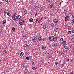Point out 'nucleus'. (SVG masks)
Instances as JSON below:
<instances>
[{"mask_svg": "<svg viewBox=\"0 0 74 74\" xmlns=\"http://www.w3.org/2000/svg\"><path fill=\"white\" fill-rule=\"evenodd\" d=\"M16 15V13H14L12 16V18L13 19V20H16L17 19V16Z\"/></svg>", "mask_w": 74, "mask_h": 74, "instance_id": "obj_1", "label": "nucleus"}, {"mask_svg": "<svg viewBox=\"0 0 74 74\" xmlns=\"http://www.w3.org/2000/svg\"><path fill=\"white\" fill-rule=\"evenodd\" d=\"M19 23L21 25H22V24L24 23V20L21 19L19 21Z\"/></svg>", "mask_w": 74, "mask_h": 74, "instance_id": "obj_2", "label": "nucleus"}, {"mask_svg": "<svg viewBox=\"0 0 74 74\" xmlns=\"http://www.w3.org/2000/svg\"><path fill=\"white\" fill-rule=\"evenodd\" d=\"M36 41H37V38H36V37H33L32 39V41L34 42H36Z\"/></svg>", "mask_w": 74, "mask_h": 74, "instance_id": "obj_3", "label": "nucleus"}, {"mask_svg": "<svg viewBox=\"0 0 74 74\" xmlns=\"http://www.w3.org/2000/svg\"><path fill=\"white\" fill-rule=\"evenodd\" d=\"M57 40V37H56V35H54L53 36V40L54 41H56V40Z\"/></svg>", "mask_w": 74, "mask_h": 74, "instance_id": "obj_4", "label": "nucleus"}, {"mask_svg": "<svg viewBox=\"0 0 74 74\" xmlns=\"http://www.w3.org/2000/svg\"><path fill=\"white\" fill-rule=\"evenodd\" d=\"M53 36H51L49 37V40L50 41H52L53 40Z\"/></svg>", "mask_w": 74, "mask_h": 74, "instance_id": "obj_5", "label": "nucleus"}, {"mask_svg": "<svg viewBox=\"0 0 74 74\" xmlns=\"http://www.w3.org/2000/svg\"><path fill=\"white\" fill-rule=\"evenodd\" d=\"M53 22H54V23H57V22H58V20L56 18H55L53 20Z\"/></svg>", "mask_w": 74, "mask_h": 74, "instance_id": "obj_6", "label": "nucleus"}, {"mask_svg": "<svg viewBox=\"0 0 74 74\" xmlns=\"http://www.w3.org/2000/svg\"><path fill=\"white\" fill-rule=\"evenodd\" d=\"M69 16H66L65 18V21H68V19H69Z\"/></svg>", "mask_w": 74, "mask_h": 74, "instance_id": "obj_7", "label": "nucleus"}, {"mask_svg": "<svg viewBox=\"0 0 74 74\" xmlns=\"http://www.w3.org/2000/svg\"><path fill=\"white\" fill-rule=\"evenodd\" d=\"M17 19H21V16L19 15H17Z\"/></svg>", "mask_w": 74, "mask_h": 74, "instance_id": "obj_8", "label": "nucleus"}, {"mask_svg": "<svg viewBox=\"0 0 74 74\" xmlns=\"http://www.w3.org/2000/svg\"><path fill=\"white\" fill-rule=\"evenodd\" d=\"M7 11H8V9H6L4 10L3 12H4V13H7Z\"/></svg>", "mask_w": 74, "mask_h": 74, "instance_id": "obj_9", "label": "nucleus"}, {"mask_svg": "<svg viewBox=\"0 0 74 74\" xmlns=\"http://www.w3.org/2000/svg\"><path fill=\"white\" fill-rule=\"evenodd\" d=\"M38 40L40 41H42V38L39 37L38 38Z\"/></svg>", "mask_w": 74, "mask_h": 74, "instance_id": "obj_10", "label": "nucleus"}, {"mask_svg": "<svg viewBox=\"0 0 74 74\" xmlns=\"http://www.w3.org/2000/svg\"><path fill=\"white\" fill-rule=\"evenodd\" d=\"M23 55H24L23 53L22 52L20 53V56H21V57H22V56H23Z\"/></svg>", "mask_w": 74, "mask_h": 74, "instance_id": "obj_11", "label": "nucleus"}, {"mask_svg": "<svg viewBox=\"0 0 74 74\" xmlns=\"http://www.w3.org/2000/svg\"><path fill=\"white\" fill-rule=\"evenodd\" d=\"M30 22H33V18H30L29 19Z\"/></svg>", "mask_w": 74, "mask_h": 74, "instance_id": "obj_12", "label": "nucleus"}, {"mask_svg": "<svg viewBox=\"0 0 74 74\" xmlns=\"http://www.w3.org/2000/svg\"><path fill=\"white\" fill-rule=\"evenodd\" d=\"M54 30L55 32H58V28L56 27V28H55L54 29Z\"/></svg>", "mask_w": 74, "mask_h": 74, "instance_id": "obj_13", "label": "nucleus"}, {"mask_svg": "<svg viewBox=\"0 0 74 74\" xmlns=\"http://www.w3.org/2000/svg\"><path fill=\"white\" fill-rule=\"evenodd\" d=\"M21 67H23V68H24V67H25V64H23V63L21 64Z\"/></svg>", "mask_w": 74, "mask_h": 74, "instance_id": "obj_14", "label": "nucleus"}, {"mask_svg": "<svg viewBox=\"0 0 74 74\" xmlns=\"http://www.w3.org/2000/svg\"><path fill=\"white\" fill-rule=\"evenodd\" d=\"M66 44H67V42L65 41H64L62 42V44H63V45H66Z\"/></svg>", "mask_w": 74, "mask_h": 74, "instance_id": "obj_15", "label": "nucleus"}, {"mask_svg": "<svg viewBox=\"0 0 74 74\" xmlns=\"http://www.w3.org/2000/svg\"><path fill=\"white\" fill-rule=\"evenodd\" d=\"M24 14L26 15L27 14V11L26 10H25L24 11Z\"/></svg>", "mask_w": 74, "mask_h": 74, "instance_id": "obj_16", "label": "nucleus"}, {"mask_svg": "<svg viewBox=\"0 0 74 74\" xmlns=\"http://www.w3.org/2000/svg\"><path fill=\"white\" fill-rule=\"evenodd\" d=\"M54 46L55 47H56L58 46V43H55L54 44Z\"/></svg>", "mask_w": 74, "mask_h": 74, "instance_id": "obj_17", "label": "nucleus"}, {"mask_svg": "<svg viewBox=\"0 0 74 74\" xmlns=\"http://www.w3.org/2000/svg\"><path fill=\"white\" fill-rule=\"evenodd\" d=\"M6 23V20H4L3 21V24H5Z\"/></svg>", "mask_w": 74, "mask_h": 74, "instance_id": "obj_18", "label": "nucleus"}, {"mask_svg": "<svg viewBox=\"0 0 74 74\" xmlns=\"http://www.w3.org/2000/svg\"><path fill=\"white\" fill-rule=\"evenodd\" d=\"M64 48H65V49H68V47H67V46L65 45L64 46Z\"/></svg>", "mask_w": 74, "mask_h": 74, "instance_id": "obj_19", "label": "nucleus"}, {"mask_svg": "<svg viewBox=\"0 0 74 74\" xmlns=\"http://www.w3.org/2000/svg\"><path fill=\"white\" fill-rule=\"evenodd\" d=\"M5 1H6V2H7V3H10V0H5Z\"/></svg>", "mask_w": 74, "mask_h": 74, "instance_id": "obj_20", "label": "nucleus"}, {"mask_svg": "<svg viewBox=\"0 0 74 74\" xmlns=\"http://www.w3.org/2000/svg\"><path fill=\"white\" fill-rule=\"evenodd\" d=\"M46 25L45 24V25H44L43 26V27H42L43 29H45V28H46Z\"/></svg>", "mask_w": 74, "mask_h": 74, "instance_id": "obj_21", "label": "nucleus"}, {"mask_svg": "<svg viewBox=\"0 0 74 74\" xmlns=\"http://www.w3.org/2000/svg\"><path fill=\"white\" fill-rule=\"evenodd\" d=\"M28 46H29V45H26L25 46H24V48L26 47V48H27L28 47Z\"/></svg>", "mask_w": 74, "mask_h": 74, "instance_id": "obj_22", "label": "nucleus"}, {"mask_svg": "<svg viewBox=\"0 0 74 74\" xmlns=\"http://www.w3.org/2000/svg\"><path fill=\"white\" fill-rule=\"evenodd\" d=\"M72 42H74V38H73L71 39Z\"/></svg>", "mask_w": 74, "mask_h": 74, "instance_id": "obj_23", "label": "nucleus"}, {"mask_svg": "<svg viewBox=\"0 0 74 74\" xmlns=\"http://www.w3.org/2000/svg\"><path fill=\"white\" fill-rule=\"evenodd\" d=\"M66 62H69V59L68 58H66Z\"/></svg>", "mask_w": 74, "mask_h": 74, "instance_id": "obj_24", "label": "nucleus"}, {"mask_svg": "<svg viewBox=\"0 0 74 74\" xmlns=\"http://www.w3.org/2000/svg\"><path fill=\"white\" fill-rule=\"evenodd\" d=\"M40 10L41 11H42L43 10H44V8L43 7H41L40 8Z\"/></svg>", "mask_w": 74, "mask_h": 74, "instance_id": "obj_25", "label": "nucleus"}, {"mask_svg": "<svg viewBox=\"0 0 74 74\" xmlns=\"http://www.w3.org/2000/svg\"><path fill=\"white\" fill-rule=\"evenodd\" d=\"M7 14L8 16H10V12H8L7 13Z\"/></svg>", "mask_w": 74, "mask_h": 74, "instance_id": "obj_26", "label": "nucleus"}, {"mask_svg": "<svg viewBox=\"0 0 74 74\" xmlns=\"http://www.w3.org/2000/svg\"><path fill=\"white\" fill-rule=\"evenodd\" d=\"M42 41H46V38H44L42 39Z\"/></svg>", "mask_w": 74, "mask_h": 74, "instance_id": "obj_27", "label": "nucleus"}, {"mask_svg": "<svg viewBox=\"0 0 74 74\" xmlns=\"http://www.w3.org/2000/svg\"><path fill=\"white\" fill-rule=\"evenodd\" d=\"M37 5L36 4H34V6L35 8H36V7H37Z\"/></svg>", "mask_w": 74, "mask_h": 74, "instance_id": "obj_28", "label": "nucleus"}, {"mask_svg": "<svg viewBox=\"0 0 74 74\" xmlns=\"http://www.w3.org/2000/svg\"><path fill=\"white\" fill-rule=\"evenodd\" d=\"M52 7H53V4H51L49 6V8H52Z\"/></svg>", "mask_w": 74, "mask_h": 74, "instance_id": "obj_29", "label": "nucleus"}, {"mask_svg": "<svg viewBox=\"0 0 74 74\" xmlns=\"http://www.w3.org/2000/svg\"><path fill=\"white\" fill-rule=\"evenodd\" d=\"M15 30V27H13L12 28V30L13 31H14V30Z\"/></svg>", "mask_w": 74, "mask_h": 74, "instance_id": "obj_30", "label": "nucleus"}, {"mask_svg": "<svg viewBox=\"0 0 74 74\" xmlns=\"http://www.w3.org/2000/svg\"><path fill=\"white\" fill-rule=\"evenodd\" d=\"M61 55H62V56H64V55H65L64 53L63 52H62L61 53Z\"/></svg>", "mask_w": 74, "mask_h": 74, "instance_id": "obj_31", "label": "nucleus"}, {"mask_svg": "<svg viewBox=\"0 0 74 74\" xmlns=\"http://www.w3.org/2000/svg\"><path fill=\"white\" fill-rule=\"evenodd\" d=\"M68 33L69 34H70L71 33V31H69L68 32Z\"/></svg>", "mask_w": 74, "mask_h": 74, "instance_id": "obj_32", "label": "nucleus"}, {"mask_svg": "<svg viewBox=\"0 0 74 74\" xmlns=\"http://www.w3.org/2000/svg\"><path fill=\"white\" fill-rule=\"evenodd\" d=\"M42 49H45V46H43L42 47Z\"/></svg>", "mask_w": 74, "mask_h": 74, "instance_id": "obj_33", "label": "nucleus"}, {"mask_svg": "<svg viewBox=\"0 0 74 74\" xmlns=\"http://www.w3.org/2000/svg\"><path fill=\"white\" fill-rule=\"evenodd\" d=\"M32 69L33 70H36V67H34L32 68Z\"/></svg>", "mask_w": 74, "mask_h": 74, "instance_id": "obj_34", "label": "nucleus"}, {"mask_svg": "<svg viewBox=\"0 0 74 74\" xmlns=\"http://www.w3.org/2000/svg\"><path fill=\"white\" fill-rule=\"evenodd\" d=\"M68 15V13H67V12H65V15H66V16H67Z\"/></svg>", "mask_w": 74, "mask_h": 74, "instance_id": "obj_35", "label": "nucleus"}, {"mask_svg": "<svg viewBox=\"0 0 74 74\" xmlns=\"http://www.w3.org/2000/svg\"><path fill=\"white\" fill-rule=\"evenodd\" d=\"M26 59H27V60H29V57H26Z\"/></svg>", "mask_w": 74, "mask_h": 74, "instance_id": "obj_36", "label": "nucleus"}, {"mask_svg": "<svg viewBox=\"0 0 74 74\" xmlns=\"http://www.w3.org/2000/svg\"><path fill=\"white\" fill-rule=\"evenodd\" d=\"M74 23V19H73L72 21V23Z\"/></svg>", "mask_w": 74, "mask_h": 74, "instance_id": "obj_37", "label": "nucleus"}, {"mask_svg": "<svg viewBox=\"0 0 74 74\" xmlns=\"http://www.w3.org/2000/svg\"><path fill=\"white\" fill-rule=\"evenodd\" d=\"M61 41H63V38H61L60 39Z\"/></svg>", "mask_w": 74, "mask_h": 74, "instance_id": "obj_38", "label": "nucleus"}, {"mask_svg": "<svg viewBox=\"0 0 74 74\" xmlns=\"http://www.w3.org/2000/svg\"><path fill=\"white\" fill-rule=\"evenodd\" d=\"M51 26H54V24H53V23H52L51 24Z\"/></svg>", "mask_w": 74, "mask_h": 74, "instance_id": "obj_39", "label": "nucleus"}, {"mask_svg": "<svg viewBox=\"0 0 74 74\" xmlns=\"http://www.w3.org/2000/svg\"><path fill=\"white\" fill-rule=\"evenodd\" d=\"M38 18H37L36 20V22H38Z\"/></svg>", "mask_w": 74, "mask_h": 74, "instance_id": "obj_40", "label": "nucleus"}, {"mask_svg": "<svg viewBox=\"0 0 74 74\" xmlns=\"http://www.w3.org/2000/svg\"><path fill=\"white\" fill-rule=\"evenodd\" d=\"M26 36H27V35L26 34H25L23 35V37H25Z\"/></svg>", "mask_w": 74, "mask_h": 74, "instance_id": "obj_41", "label": "nucleus"}, {"mask_svg": "<svg viewBox=\"0 0 74 74\" xmlns=\"http://www.w3.org/2000/svg\"><path fill=\"white\" fill-rule=\"evenodd\" d=\"M55 64H56V65H57V64H58V62H55Z\"/></svg>", "mask_w": 74, "mask_h": 74, "instance_id": "obj_42", "label": "nucleus"}, {"mask_svg": "<svg viewBox=\"0 0 74 74\" xmlns=\"http://www.w3.org/2000/svg\"><path fill=\"white\" fill-rule=\"evenodd\" d=\"M5 53H7V51L6 50H5L4 51Z\"/></svg>", "mask_w": 74, "mask_h": 74, "instance_id": "obj_43", "label": "nucleus"}, {"mask_svg": "<svg viewBox=\"0 0 74 74\" xmlns=\"http://www.w3.org/2000/svg\"><path fill=\"white\" fill-rule=\"evenodd\" d=\"M32 65H34V62H32Z\"/></svg>", "mask_w": 74, "mask_h": 74, "instance_id": "obj_44", "label": "nucleus"}, {"mask_svg": "<svg viewBox=\"0 0 74 74\" xmlns=\"http://www.w3.org/2000/svg\"><path fill=\"white\" fill-rule=\"evenodd\" d=\"M72 33H74V30H72Z\"/></svg>", "mask_w": 74, "mask_h": 74, "instance_id": "obj_45", "label": "nucleus"}, {"mask_svg": "<svg viewBox=\"0 0 74 74\" xmlns=\"http://www.w3.org/2000/svg\"><path fill=\"white\" fill-rule=\"evenodd\" d=\"M70 28H71L70 27H68V30H69V29H70Z\"/></svg>", "mask_w": 74, "mask_h": 74, "instance_id": "obj_46", "label": "nucleus"}, {"mask_svg": "<svg viewBox=\"0 0 74 74\" xmlns=\"http://www.w3.org/2000/svg\"><path fill=\"white\" fill-rule=\"evenodd\" d=\"M42 18H39V20H42Z\"/></svg>", "mask_w": 74, "mask_h": 74, "instance_id": "obj_47", "label": "nucleus"}, {"mask_svg": "<svg viewBox=\"0 0 74 74\" xmlns=\"http://www.w3.org/2000/svg\"><path fill=\"white\" fill-rule=\"evenodd\" d=\"M55 10H56V8H54L53 10V11H55Z\"/></svg>", "mask_w": 74, "mask_h": 74, "instance_id": "obj_48", "label": "nucleus"}, {"mask_svg": "<svg viewBox=\"0 0 74 74\" xmlns=\"http://www.w3.org/2000/svg\"><path fill=\"white\" fill-rule=\"evenodd\" d=\"M57 53H58V54H59L60 53V52L59 51H57Z\"/></svg>", "mask_w": 74, "mask_h": 74, "instance_id": "obj_49", "label": "nucleus"}, {"mask_svg": "<svg viewBox=\"0 0 74 74\" xmlns=\"http://www.w3.org/2000/svg\"><path fill=\"white\" fill-rule=\"evenodd\" d=\"M8 25H6V28H8Z\"/></svg>", "mask_w": 74, "mask_h": 74, "instance_id": "obj_50", "label": "nucleus"}, {"mask_svg": "<svg viewBox=\"0 0 74 74\" xmlns=\"http://www.w3.org/2000/svg\"><path fill=\"white\" fill-rule=\"evenodd\" d=\"M37 12H36V14H35V17H36V16L37 15Z\"/></svg>", "mask_w": 74, "mask_h": 74, "instance_id": "obj_51", "label": "nucleus"}, {"mask_svg": "<svg viewBox=\"0 0 74 74\" xmlns=\"http://www.w3.org/2000/svg\"><path fill=\"white\" fill-rule=\"evenodd\" d=\"M64 12L66 11V12H67V9H66L65 10H64Z\"/></svg>", "mask_w": 74, "mask_h": 74, "instance_id": "obj_52", "label": "nucleus"}, {"mask_svg": "<svg viewBox=\"0 0 74 74\" xmlns=\"http://www.w3.org/2000/svg\"><path fill=\"white\" fill-rule=\"evenodd\" d=\"M0 4H3V3L2 2H0Z\"/></svg>", "mask_w": 74, "mask_h": 74, "instance_id": "obj_53", "label": "nucleus"}, {"mask_svg": "<svg viewBox=\"0 0 74 74\" xmlns=\"http://www.w3.org/2000/svg\"><path fill=\"white\" fill-rule=\"evenodd\" d=\"M30 59H32V56H30Z\"/></svg>", "mask_w": 74, "mask_h": 74, "instance_id": "obj_54", "label": "nucleus"}, {"mask_svg": "<svg viewBox=\"0 0 74 74\" xmlns=\"http://www.w3.org/2000/svg\"><path fill=\"white\" fill-rule=\"evenodd\" d=\"M47 1L48 2H50L51 1L50 0H47Z\"/></svg>", "mask_w": 74, "mask_h": 74, "instance_id": "obj_55", "label": "nucleus"}, {"mask_svg": "<svg viewBox=\"0 0 74 74\" xmlns=\"http://www.w3.org/2000/svg\"><path fill=\"white\" fill-rule=\"evenodd\" d=\"M72 17H73V18H74V14L73 15H72Z\"/></svg>", "mask_w": 74, "mask_h": 74, "instance_id": "obj_56", "label": "nucleus"}, {"mask_svg": "<svg viewBox=\"0 0 74 74\" xmlns=\"http://www.w3.org/2000/svg\"><path fill=\"white\" fill-rule=\"evenodd\" d=\"M47 19V17H44V19Z\"/></svg>", "mask_w": 74, "mask_h": 74, "instance_id": "obj_57", "label": "nucleus"}, {"mask_svg": "<svg viewBox=\"0 0 74 74\" xmlns=\"http://www.w3.org/2000/svg\"><path fill=\"white\" fill-rule=\"evenodd\" d=\"M62 4V2H60L59 3V4L60 5V4Z\"/></svg>", "mask_w": 74, "mask_h": 74, "instance_id": "obj_58", "label": "nucleus"}, {"mask_svg": "<svg viewBox=\"0 0 74 74\" xmlns=\"http://www.w3.org/2000/svg\"><path fill=\"white\" fill-rule=\"evenodd\" d=\"M71 1L74 2V0H71Z\"/></svg>", "mask_w": 74, "mask_h": 74, "instance_id": "obj_59", "label": "nucleus"}, {"mask_svg": "<svg viewBox=\"0 0 74 74\" xmlns=\"http://www.w3.org/2000/svg\"><path fill=\"white\" fill-rule=\"evenodd\" d=\"M72 47H73V46H72V45L70 46V48H72Z\"/></svg>", "mask_w": 74, "mask_h": 74, "instance_id": "obj_60", "label": "nucleus"}, {"mask_svg": "<svg viewBox=\"0 0 74 74\" xmlns=\"http://www.w3.org/2000/svg\"><path fill=\"white\" fill-rule=\"evenodd\" d=\"M73 53H74V50L73 51Z\"/></svg>", "mask_w": 74, "mask_h": 74, "instance_id": "obj_61", "label": "nucleus"}, {"mask_svg": "<svg viewBox=\"0 0 74 74\" xmlns=\"http://www.w3.org/2000/svg\"><path fill=\"white\" fill-rule=\"evenodd\" d=\"M27 71H25L26 73H27Z\"/></svg>", "mask_w": 74, "mask_h": 74, "instance_id": "obj_62", "label": "nucleus"}, {"mask_svg": "<svg viewBox=\"0 0 74 74\" xmlns=\"http://www.w3.org/2000/svg\"><path fill=\"white\" fill-rule=\"evenodd\" d=\"M73 72H72V73H71V74H73Z\"/></svg>", "mask_w": 74, "mask_h": 74, "instance_id": "obj_63", "label": "nucleus"}, {"mask_svg": "<svg viewBox=\"0 0 74 74\" xmlns=\"http://www.w3.org/2000/svg\"><path fill=\"white\" fill-rule=\"evenodd\" d=\"M1 60H0V62H1Z\"/></svg>", "mask_w": 74, "mask_h": 74, "instance_id": "obj_64", "label": "nucleus"}]
</instances>
